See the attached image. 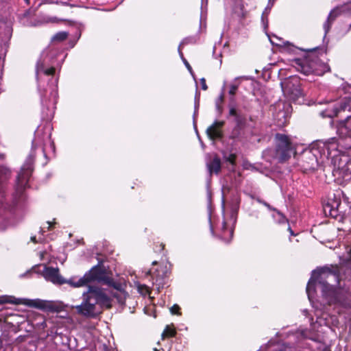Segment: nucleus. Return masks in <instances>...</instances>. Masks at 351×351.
I'll list each match as a JSON object with an SVG mask.
<instances>
[{
	"label": "nucleus",
	"mask_w": 351,
	"mask_h": 351,
	"mask_svg": "<svg viewBox=\"0 0 351 351\" xmlns=\"http://www.w3.org/2000/svg\"><path fill=\"white\" fill-rule=\"evenodd\" d=\"M255 199L258 202V203H261L262 202V199L259 198V197H256Z\"/></svg>",
	"instance_id": "obj_39"
},
{
	"label": "nucleus",
	"mask_w": 351,
	"mask_h": 351,
	"mask_svg": "<svg viewBox=\"0 0 351 351\" xmlns=\"http://www.w3.org/2000/svg\"><path fill=\"white\" fill-rule=\"evenodd\" d=\"M200 84H201V86H202V88L204 90H206L208 89V86L206 84V80L205 78H201L200 79Z\"/></svg>",
	"instance_id": "obj_31"
},
{
	"label": "nucleus",
	"mask_w": 351,
	"mask_h": 351,
	"mask_svg": "<svg viewBox=\"0 0 351 351\" xmlns=\"http://www.w3.org/2000/svg\"><path fill=\"white\" fill-rule=\"evenodd\" d=\"M285 45H287V46H290V45H290V43H289V42H287V43H285Z\"/></svg>",
	"instance_id": "obj_47"
},
{
	"label": "nucleus",
	"mask_w": 351,
	"mask_h": 351,
	"mask_svg": "<svg viewBox=\"0 0 351 351\" xmlns=\"http://www.w3.org/2000/svg\"><path fill=\"white\" fill-rule=\"evenodd\" d=\"M284 95L291 101H296L302 96L300 80L296 76H291L280 83Z\"/></svg>",
	"instance_id": "obj_9"
},
{
	"label": "nucleus",
	"mask_w": 351,
	"mask_h": 351,
	"mask_svg": "<svg viewBox=\"0 0 351 351\" xmlns=\"http://www.w3.org/2000/svg\"><path fill=\"white\" fill-rule=\"evenodd\" d=\"M223 158L225 162H229L231 164L233 167L235 165V161L237 158V156L235 154H228L227 152L223 153Z\"/></svg>",
	"instance_id": "obj_22"
},
{
	"label": "nucleus",
	"mask_w": 351,
	"mask_h": 351,
	"mask_svg": "<svg viewBox=\"0 0 351 351\" xmlns=\"http://www.w3.org/2000/svg\"><path fill=\"white\" fill-rule=\"evenodd\" d=\"M47 223L48 224V230H51L52 226H53V224L55 223V222L52 223V222H50V221H47Z\"/></svg>",
	"instance_id": "obj_36"
},
{
	"label": "nucleus",
	"mask_w": 351,
	"mask_h": 351,
	"mask_svg": "<svg viewBox=\"0 0 351 351\" xmlns=\"http://www.w3.org/2000/svg\"><path fill=\"white\" fill-rule=\"evenodd\" d=\"M347 118H348V120H347L346 126L344 128L342 129V130H346L347 135L350 138H351V116H348ZM350 147H351V145H350Z\"/></svg>",
	"instance_id": "obj_25"
},
{
	"label": "nucleus",
	"mask_w": 351,
	"mask_h": 351,
	"mask_svg": "<svg viewBox=\"0 0 351 351\" xmlns=\"http://www.w3.org/2000/svg\"><path fill=\"white\" fill-rule=\"evenodd\" d=\"M339 271L338 268H329L327 267L312 271V275L306 286V293L311 299V293L315 291L317 284L321 287L323 296L327 300L330 305L336 307L348 308H351V293L342 288L335 289L330 282L337 284L339 282Z\"/></svg>",
	"instance_id": "obj_1"
},
{
	"label": "nucleus",
	"mask_w": 351,
	"mask_h": 351,
	"mask_svg": "<svg viewBox=\"0 0 351 351\" xmlns=\"http://www.w3.org/2000/svg\"><path fill=\"white\" fill-rule=\"evenodd\" d=\"M40 131L37 130L35 133V138L32 141V148L36 149L41 143L39 138Z\"/></svg>",
	"instance_id": "obj_26"
},
{
	"label": "nucleus",
	"mask_w": 351,
	"mask_h": 351,
	"mask_svg": "<svg viewBox=\"0 0 351 351\" xmlns=\"http://www.w3.org/2000/svg\"><path fill=\"white\" fill-rule=\"evenodd\" d=\"M206 167L210 175L212 173L218 174L221 168V159L218 156L215 155L212 160L207 161Z\"/></svg>",
	"instance_id": "obj_17"
},
{
	"label": "nucleus",
	"mask_w": 351,
	"mask_h": 351,
	"mask_svg": "<svg viewBox=\"0 0 351 351\" xmlns=\"http://www.w3.org/2000/svg\"><path fill=\"white\" fill-rule=\"evenodd\" d=\"M351 111V95L345 97L338 101L330 103L328 108L322 111L320 114L323 117H334L345 111Z\"/></svg>",
	"instance_id": "obj_10"
},
{
	"label": "nucleus",
	"mask_w": 351,
	"mask_h": 351,
	"mask_svg": "<svg viewBox=\"0 0 351 351\" xmlns=\"http://www.w3.org/2000/svg\"><path fill=\"white\" fill-rule=\"evenodd\" d=\"M348 186L350 189V193H349V195H351V180L348 183Z\"/></svg>",
	"instance_id": "obj_41"
},
{
	"label": "nucleus",
	"mask_w": 351,
	"mask_h": 351,
	"mask_svg": "<svg viewBox=\"0 0 351 351\" xmlns=\"http://www.w3.org/2000/svg\"><path fill=\"white\" fill-rule=\"evenodd\" d=\"M180 57H181L182 60H183V62L185 64L186 67L187 68L189 71L191 73V74L193 76V71L192 67L191 66L189 63L187 62V60L184 58L182 51H180Z\"/></svg>",
	"instance_id": "obj_28"
},
{
	"label": "nucleus",
	"mask_w": 351,
	"mask_h": 351,
	"mask_svg": "<svg viewBox=\"0 0 351 351\" xmlns=\"http://www.w3.org/2000/svg\"><path fill=\"white\" fill-rule=\"evenodd\" d=\"M223 94L221 93L216 101V108L219 113H221V112H222V107L221 106V104L223 102Z\"/></svg>",
	"instance_id": "obj_27"
},
{
	"label": "nucleus",
	"mask_w": 351,
	"mask_h": 351,
	"mask_svg": "<svg viewBox=\"0 0 351 351\" xmlns=\"http://www.w3.org/2000/svg\"><path fill=\"white\" fill-rule=\"evenodd\" d=\"M56 55V51L54 50H46L44 51L40 59L37 62L36 64V77L38 82V89L41 91V83L40 78L41 74L48 77V88L44 89L43 91L47 93L48 90L50 92V97L53 99V104L57 102L58 97V78L53 77L55 73V68L53 66H49L53 64V59Z\"/></svg>",
	"instance_id": "obj_5"
},
{
	"label": "nucleus",
	"mask_w": 351,
	"mask_h": 351,
	"mask_svg": "<svg viewBox=\"0 0 351 351\" xmlns=\"http://www.w3.org/2000/svg\"><path fill=\"white\" fill-rule=\"evenodd\" d=\"M82 303L72 308L75 313L87 319L97 318L103 308L112 307V298L106 291L96 286H88L82 295Z\"/></svg>",
	"instance_id": "obj_3"
},
{
	"label": "nucleus",
	"mask_w": 351,
	"mask_h": 351,
	"mask_svg": "<svg viewBox=\"0 0 351 351\" xmlns=\"http://www.w3.org/2000/svg\"><path fill=\"white\" fill-rule=\"evenodd\" d=\"M289 230L290 232L291 235H295L294 232H293V230H291V228L290 227L289 228Z\"/></svg>",
	"instance_id": "obj_42"
},
{
	"label": "nucleus",
	"mask_w": 351,
	"mask_h": 351,
	"mask_svg": "<svg viewBox=\"0 0 351 351\" xmlns=\"http://www.w3.org/2000/svg\"><path fill=\"white\" fill-rule=\"evenodd\" d=\"M23 341H24V337H23V336H19L16 339V341L19 342V343H21V342H22Z\"/></svg>",
	"instance_id": "obj_35"
},
{
	"label": "nucleus",
	"mask_w": 351,
	"mask_h": 351,
	"mask_svg": "<svg viewBox=\"0 0 351 351\" xmlns=\"http://www.w3.org/2000/svg\"><path fill=\"white\" fill-rule=\"evenodd\" d=\"M31 241H33L34 243H36V237H32Z\"/></svg>",
	"instance_id": "obj_40"
},
{
	"label": "nucleus",
	"mask_w": 351,
	"mask_h": 351,
	"mask_svg": "<svg viewBox=\"0 0 351 351\" xmlns=\"http://www.w3.org/2000/svg\"><path fill=\"white\" fill-rule=\"evenodd\" d=\"M51 118V114L49 116L47 115V117H45V119H49Z\"/></svg>",
	"instance_id": "obj_45"
},
{
	"label": "nucleus",
	"mask_w": 351,
	"mask_h": 351,
	"mask_svg": "<svg viewBox=\"0 0 351 351\" xmlns=\"http://www.w3.org/2000/svg\"><path fill=\"white\" fill-rule=\"evenodd\" d=\"M12 29L7 26L4 28L3 35L1 32H0V44L5 43L8 40H9L12 36Z\"/></svg>",
	"instance_id": "obj_20"
},
{
	"label": "nucleus",
	"mask_w": 351,
	"mask_h": 351,
	"mask_svg": "<svg viewBox=\"0 0 351 351\" xmlns=\"http://www.w3.org/2000/svg\"><path fill=\"white\" fill-rule=\"evenodd\" d=\"M180 308L178 304H174L171 307L170 311L172 314L180 315Z\"/></svg>",
	"instance_id": "obj_30"
},
{
	"label": "nucleus",
	"mask_w": 351,
	"mask_h": 351,
	"mask_svg": "<svg viewBox=\"0 0 351 351\" xmlns=\"http://www.w3.org/2000/svg\"><path fill=\"white\" fill-rule=\"evenodd\" d=\"M153 351H158V350L155 348L153 349Z\"/></svg>",
	"instance_id": "obj_49"
},
{
	"label": "nucleus",
	"mask_w": 351,
	"mask_h": 351,
	"mask_svg": "<svg viewBox=\"0 0 351 351\" xmlns=\"http://www.w3.org/2000/svg\"><path fill=\"white\" fill-rule=\"evenodd\" d=\"M56 21H57L56 18H51L47 21V22H56Z\"/></svg>",
	"instance_id": "obj_38"
},
{
	"label": "nucleus",
	"mask_w": 351,
	"mask_h": 351,
	"mask_svg": "<svg viewBox=\"0 0 351 351\" xmlns=\"http://www.w3.org/2000/svg\"><path fill=\"white\" fill-rule=\"evenodd\" d=\"M189 42V38H185V39H184V40H182V42L180 43V46H179V47H178V51H179V52H180V51H180V47H181L182 45H186V44H187Z\"/></svg>",
	"instance_id": "obj_32"
},
{
	"label": "nucleus",
	"mask_w": 351,
	"mask_h": 351,
	"mask_svg": "<svg viewBox=\"0 0 351 351\" xmlns=\"http://www.w3.org/2000/svg\"><path fill=\"white\" fill-rule=\"evenodd\" d=\"M198 105H199V104L196 102V103H195V109H197V108Z\"/></svg>",
	"instance_id": "obj_46"
},
{
	"label": "nucleus",
	"mask_w": 351,
	"mask_h": 351,
	"mask_svg": "<svg viewBox=\"0 0 351 351\" xmlns=\"http://www.w3.org/2000/svg\"><path fill=\"white\" fill-rule=\"evenodd\" d=\"M261 204L264 205L265 206L267 204V202H266L265 201H264L263 199L262 200V202L261 203Z\"/></svg>",
	"instance_id": "obj_43"
},
{
	"label": "nucleus",
	"mask_w": 351,
	"mask_h": 351,
	"mask_svg": "<svg viewBox=\"0 0 351 351\" xmlns=\"http://www.w3.org/2000/svg\"><path fill=\"white\" fill-rule=\"evenodd\" d=\"M237 85H234V84H232L230 87V90L228 91L229 94L231 95L230 98V102L231 101V99H234V95L236 93V91L237 90Z\"/></svg>",
	"instance_id": "obj_29"
},
{
	"label": "nucleus",
	"mask_w": 351,
	"mask_h": 351,
	"mask_svg": "<svg viewBox=\"0 0 351 351\" xmlns=\"http://www.w3.org/2000/svg\"><path fill=\"white\" fill-rule=\"evenodd\" d=\"M176 334V331L175 329L170 328L169 326H167L162 334V339H164L165 337H174Z\"/></svg>",
	"instance_id": "obj_24"
},
{
	"label": "nucleus",
	"mask_w": 351,
	"mask_h": 351,
	"mask_svg": "<svg viewBox=\"0 0 351 351\" xmlns=\"http://www.w3.org/2000/svg\"><path fill=\"white\" fill-rule=\"evenodd\" d=\"M247 123H234V126L232 130L230 138L233 139H241L245 136V128Z\"/></svg>",
	"instance_id": "obj_18"
},
{
	"label": "nucleus",
	"mask_w": 351,
	"mask_h": 351,
	"mask_svg": "<svg viewBox=\"0 0 351 351\" xmlns=\"http://www.w3.org/2000/svg\"><path fill=\"white\" fill-rule=\"evenodd\" d=\"M31 305L49 312H58L60 311L59 305L51 301L35 300L31 301Z\"/></svg>",
	"instance_id": "obj_15"
},
{
	"label": "nucleus",
	"mask_w": 351,
	"mask_h": 351,
	"mask_svg": "<svg viewBox=\"0 0 351 351\" xmlns=\"http://www.w3.org/2000/svg\"><path fill=\"white\" fill-rule=\"evenodd\" d=\"M343 190L337 189L329 193L326 202L324 205V209H328L329 214L332 217H336L337 215L342 212L341 210V197H343L346 201H348L351 198L350 189L347 184L343 186Z\"/></svg>",
	"instance_id": "obj_6"
},
{
	"label": "nucleus",
	"mask_w": 351,
	"mask_h": 351,
	"mask_svg": "<svg viewBox=\"0 0 351 351\" xmlns=\"http://www.w3.org/2000/svg\"><path fill=\"white\" fill-rule=\"evenodd\" d=\"M338 143L335 138H331L326 141H316L312 143L308 149H304L300 157V165L304 171H313L319 165L330 160L333 164V174L341 175L344 171L345 163L342 168L337 165V160H339Z\"/></svg>",
	"instance_id": "obj_2"
},
{
	"label": "nucleus",
	"mask_w": 351,
	"mask_h": 351,
	"mask_svg": "<svg viewBox=\"0 0 351 351\" xmlns=\"http://www.w3.org/2000/svg\"><path fill=\"white\" fill-rule=\"evenodd\" d=\"M10 175V171L4 167H0V231L5 230L8 226V221L2 217L3 210L7 208L5 198L3 182Z\"/></svg>",
	"instance_id": "obj_11"
},
{
	"label": "nucleus",
	"mask_w": 351,
	"mask_h": 351,
	"mask_svg": "<svg viewBox=\"0 0 351 351\" xmlns=\"http://www.w3.org/2000/svg\"><path fill=\"white\" fill-rule=\"evenodd\" d=\"M228 118L232 119L234 123H247L246 114L243 112L241 109L238 106L235 102V99H231V101L228 104Z\"/></svg>",
	"instance_id": "obj_13"
},
{
	"label": "nucleus",
	"mask_w": 351,
	"mask_h": 351,
	"mask_svg": "<svg viewBox=\"0 0 351 351\" xmlns=\"http://www.w3.org/2000/svg\"><path fill=\"white\" fill-rule=\"evenodd\" d=\"M230 237H232L233 232H232V231H231V232H230Z\"/></svg>",
	"instance_id": "obj_51"
},
{
	"label": "nucleus",
	"mask_w": 351,
	"mask_h": 351,
	"mask_svg": "<svg viewBox=\"0 0 351 351\" xmlns=\"http://www.w3.org/2000/svg\"><path fill=\"white\" fill-rule=\"evenodd\" d=\"M27 3H29V0H24Z\"/></svg>",
	"instance_id": "obj_48"
},
{
	"label": "nucleus",
	"mask_w": 351,
	"mask_h": 351,
	"mask_svg": "<svg viewBox=\"0 0 351 351\" xmlns=\"http://www.w3.org/2000/svg\"><path fill=\"white\" fill-rule=\"evenodd\" d=\"M275 157L280 162H284L291 158L294 147L289 136L278 133L275 136Z\"/></svg>",
	"instance_id": "obj_7"
},
{
	"label": "nucleus",
	"mask_w": 351,
	"mask_h": 351,
	"mask_svg": "<svg viewBox=\"0 0 351 351\" xmlns=\"http://www.w3.org/2000/svg\"><path fill=\"white\" fill-rule=\"evenodd\" d=\"M269 210H274L276 211L278 214H280V212L278 211L275 208L272 207L270 204L267 203V204L265 206Z\"/></svg>",
	"instance_id": "obj_33"
},
{
	"label": "nucleus",
	"mask_w": 351,
	"mask_h": 351,
	"mask_svg": "<svg viewBox=\"0 0 351 351\" xmlns=\"http://www.w3.org/2000/svg\"><path fill=\"white\" fill-rule=\"evenodd\" d=\"M169 274L170 271L167 265L161 266L156 271L154 277V280H155L154 284L156 286L158 290L163 288L167 284V278Z\"/></svg>",
	"instance_id": "obj_14"
},
{
	"label": "nucleus",
	"mask_w": 351,
	"mask_h": 351,
	"mask_svg": "<svg viewBox=\"0 0 351 351\" xmlns=\"http://www.w3.org/2000/svg\"><path fill=\"white\" fill-rule=\"evenodd\" d=\"M44 278L54 284L62 285L67 283L73 287H80L88 285L91 282H103L104 284L111 285L112 280L107 276L98 267H93L88 272L86 273L84 276L77 279V278H71L69 280H64L59 274L58 268L44 266L43 270L40 271Z\"/></svg>",
	"instance_id": "obj_4"
},
{
	"label": "nucleus",
	"mask_w": 351,
	"mask_h": 351,
	"mask_svg": "<svg viewBox=\"0 0 351 351\" xmlns=\"http://www.w3.org/2000/svg\"><path fill=\"white\" fill-rule=\"evenodd\" d=\"M275 351H286V349L284 346H281L278 350H276Z\"/></svg>",
	"instance_id": "obj_37"
},
{
	"label": "nucleus",
	"mask_w": 351,
	"mask_h": 351,
	"mask_svg": "<svg viewBox=\"0 0 351 351\" xmlns=\"http://www.w3.org/2000/svg\"><path fill=\"white\" fill-rule=\"evenodd\" d=\"M340 14V10L339 8H337L331 10L330 12L326 21L324 23V29L325 32V36L327 34V33L329 32L330 29V26L333 21L336 19V18Z\"/></svg>",
	"instance_id": "obj_19"
},
{
	"label": "nucleus",
	"mask_w": 351,
	"mask_h": 351,
	"mask_svg": "<svg viewBox=\"0 0 351 351\" xmlns=\"http://www.w3.org/2000/svg\"><path fill=\"white\" fill-rule=\"evenodd\" d=\"M34 161V156L32 154L27 158L24 165L21 167V171L16 178V191L17 193L22 195L30 176L33 172V165Z\"/></svg>",
	"instance_id": "obj_8"
},
{
	"label": "nucleus",
	"mask_w": 351,
	"mask_h": 351,
	"mask_svg": "<svg viewBox=\"0 0 351 351\" xmlns=\"http://www.w3.org/2000/svg\"><path fill=\"white\" fill-rule=\"evenodd\" d=\"M20 299H16L14 297H12V296H3L0 298V304H6V303H9V304H20L21 302H20Z\"/></svg>",
	"instance_id": "obj_21"
},
{
	"label": "nucleus",
	"mask_w": 351,
	"mask_h": 351,
	"mask_svg": "<svg viewBox=\"0 0 351 351\" xmlns=\"http://www.w3.org/2000/svg\"><path fill=\"white\" fill-rule=\"evenodd\" d=\"M223 125L224 121H215L206 130V134L212 140L221 138L222 132L220 129L223 126Z\"/></svg>",
	"instance_id": "obj_16"
},
{
	"label": "nucleus",
	"mask_w": 351,
	"mask_h": 351,
	"mask_svg": "<svg viewBox=\"0 0 351 351\" xmlns=\"http://www.w3.org/2000/svg\"><path fill=\"white\" fill-rule=\"evenodd\" d=\"M261 204L264 205L265 206L267 204V202H266L265 201H264L263 199L262 200V202L261 203Z\"/></svg>",
	"instance_id": "obj_44"
},
{
	"label": "nucleus",
	"mask_w": 351,
	"mask_h": 351,
	"mask_svg": "<svg viewBox=\"0 0 351 351\" xmlns=\"http://www.w3.org/2000/svg\"><path fill=\"white\" fill-rule=\"evenodd\" d=\"M68 35L69 34L66 32H59L53 36L52 40L58 42L63 41L67 38Z\"/></svg>",
	"instance_id": "obj_23"
},
{
	"label": "nucleus",
	"mask_w": 351,
	"mask_h": 351,
	"mask_svg": "<svg viewBox=\"0 0 351 351\" xmlns=\"http://www.w3.org/2000/svg\"><path fill=\"white\" fill-rule=\"evenodd\" d=\"M56 3H58V4L60 3V4L62 5H69L71 7H73V5H71L69 3H67V2L60 1V2H56Z\"/></svg>",
	"instance_id": "obj_34"
},
{
	"label": "nucleus",
	"mask_w": 351,
	"mask_h": 351,
	"mask_svg": "<svg viewBox=\"0 0 351 351\" xmlns=\"http://www.w3.org/2000/svg\"><path fill=\"white\" fill-rule=\"evenodd\" d=\"M152 264H153V265H156V264H157V262H156V261H154V262L152 263Z\"/></svg>",
	"instance_id": "obj_50"
},
{
	"label": "nucleus",
	"mask_w": 351,
	"mask_h": 351,
	"mask_svg": "<svg viewBox=\"0 0 351 351\" xmlns=\"http://www.w3.org/2000/svg\"><path fill=\"white\" fill-rule=\"evenodd\" d=\"M295 66L298 71L308 75L311 73L318 74L317 71V58L307 57L305 58H297L294 60Z\"/></svg>",
	"instance_id": "obj_12"
},
{
	"label": "nucleus",
	"mask_w": 351,
	"mask_h": 351,
	"mask_svg": "<svg viewBox=\"0 0 351 351\" xmlns=\"http://www.w3.org/2000/svg\"><path fill=\"white\" fill-rule=\"evenodd\" d=\"M170 351V350H169Z\"/></svg>",
	"instance_id": "obj_52"
}]
</instances>
